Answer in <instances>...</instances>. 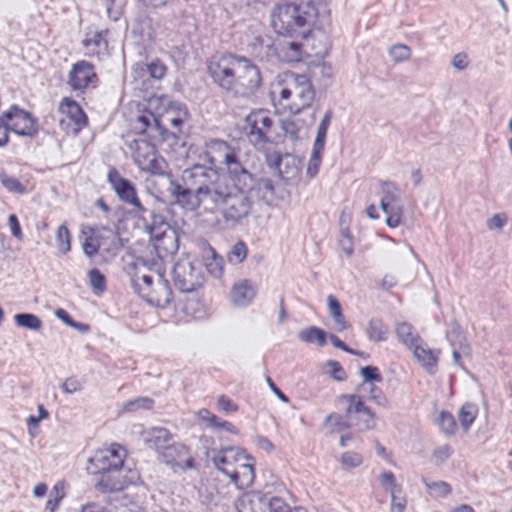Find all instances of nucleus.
Listing matches in <instances>:
<instances>
[{
  "label": "nucleus",
  "instance_id": "f257e3e1",
  "mask_svg": "<svg viewBox=\"0 0 512 512\" xmlns=\"http://www.w3.org/2000/svg\"><path fill=\"white\" fill-rule=\"evenodd\" d=\"M171 196L182 208L195 211L210 205L228 229L244 225L253 209L247 187L228 186L217 169L195 164L183 170L181 182L171 183Z\"/></svg>",
  "mask_w": 512,
  "mask_h": 512
},
{
  "label": "nucleus",
  "instance_id": "f03ea898",
  "mask_svg": "<svg viewBox=\"0 0 512 512\" xmlns=\"http://www.w3.org/2000/svg\"><path fill=\"white\" fill-rule=\"evenodd\" d=\"M188 119L189 112L184 103L173 101L167 95L152 96L148 100V109L135 119L133 130L174 149Z\"/></svg>",
  "mask_w": 512,
  "mask_h": 512
},
{
  "label": "nucleus",
  "instance_id": "7ed1b4c3",
  "mask_svg": "<svg viewBox=\"0 0 512 512\" xmlns=\"http://www.w3.org/2000/svg\"><path fill=\"white\" fill-rule=\"evenodd\" d=\"M330 9L324 0L307 1L300 4H278L271 14V25L281 36L306 39L317 25L328 21Z\"/></svg>",
  "mask_w": 512,
  "mask_h": 512
},
{
  "label": "nucleus",
  "instance_id": "20e7f679",
  "mask_svg": "<svg viewBox=\"0 0 512 512\" xmlns=\"http://www.w3.org/2000/svg\"><path fill=\"white\" fill-rule=\"evenodd\" d=\"M336 401L338 405L343 407L347 420L336 412L327 415L322 423L323 428L327 430V434L342 432L351 427H355L358 431L375 428V414L365 405L359 394H341Z\"/></svg>",
  "mask_w": 512,
  "mask_h": 512
},
{
  "label": "nucleus",
  "instance_id": "39448f33",
  "mask_svg": "<svg viewBox=\"0 0 512 512\" xmlns=\"http://www.w3.org/2000/svg\"><path fill=\"white\" fill-rule=\"evenodd\" d=\"M138 135V138L127 142L135 165L143 172L167 177L169 180L168 191L171 194V183L181 182V178L179 180L173 178L169 164L156 150V144L167 145V143L157 142L151 138L146 139V134Z\"/></svg>",
  "mask_w": 512,
  "mask_h": 512
},
{
  "label": "nucleus",
  "instance_id": "423d86ee",
  "mask_svg": "<svg viewBox=\"0 0 512 512\" xmlns=\"http://www.w3.org/2000/svg\"><path fill=\"white\" fill-rule=\"evenodd\" d=\"M315 95L310 78L305 74L297 73L287 75L286 85L279 92L281 101H289L287 108L294 116L310 108Z\"/></svg>",
  "mask_w": 512,
  "mask_h": 512
},
{
  "label": "nucleus",
  "instance_id": "0eeeda50",
  "mask_svg": "<svg viewBox=\"0 0 512 512\" xmlns=\"http://www.w3.org/2000/svg\"><path fill=\"white\" fill-rule=\"evenodd\" d=\"M137 217L142 220L145 229L155 242L154 246L157 254L163 257L165 254H173L178 250V239L174 231H170V225L165 217L154 211L146 209V212H139Z\"/></svg>",
  "mask_w": 512,
  "mask_h": 512
},
{
  "label": "nucleus",
  "instance_id": "6e6552de",
  "mask_svg": "<svg viewBox=\"0 0 512 512\" xmlns=\"http://www.w3.org/2000/svg\"><path fill=\"white\" fill-rule=\"evenodd\" d=\"M133 290L148 304L166 308L172 300V290L169 282L162 274H157L156 280L151 275L138 273L131 279Z\"/></svg>",
  "mask_w": 512,
  "mask_h": 512
},
{
  "label": "nucleus",
  "instance_id": "1a4fd4ad",
  "mask_svg": "<svg viewBox=\"0 0 512 512\" xmlns=\"http://www.w3.org/2000/svg\"><path fill=\"white\" fill-rule=\"evenodd\" d=\"M274 119L265 109L251 111L245 117V131L251 144L262 149L272 142Z\"/></svg>",
  "mask_w": 512,
  "mask_h": 512
},
{
  "label": "nucleus",
  "instance_id": "9d476101",
  "mask_svg": "<svg viewBox=\"0 0 512 512\" xmlns=\"http://www.w3.org/2000/svg\"><path fill=\"white\" fill-rule=\"evenodd\" d=\"M261 82L259 68L248 58L240 56L231 94L236 97H250L261 86Z\"/></svg>",
  "mask_w": 512,
  "mask_h": 512
},
{
  "label": "nucleus",
  "instance_id": "9b49d317",
  "mask_svg": "<svg viewBox=\"0 0 512 512\" xmlns=\"http://www.w3.org/2000/svg\"><path fill=\"white\" fill-rule=\"evenodd\" d=\"M239 57L233 54L217 55L208 64V73L213 82L229 93L233 87Z\"/></svg>",
  "mask_w": 512,
  "mask_h": 512
},
{
  "label": "nucleus",
  "instance_id": "f8f14e48",
  "mask_svg": "<svg viewBox=\"0 0 512 512\" xmlns=\"http://www.w3.org/2000/svg\"><path fill=\"white\" fill-rule=\"evenodd\" d=\"M172 275L175 287L183 293L195 292L201 288L205 282L201 266H195L188 259L176 262L172 270Z\"/></svg>",
  "mask_w": 512,
  "mask_h": 512
},
{
  "label": "nucleus",
  "instance_id": "ddd939ff",
  "mask_svg": "<svg viewBox=\"0 0 512 512\" xmlns=\"http://www.w3.org/2000/svg\"><path fill=\"white\" fill-rule=\"evenodd\" d=\"M380 188L382 193L380 207L386 214V225L390 228H396L400 225L403 215L402 206L397 204L400 200L401 191L391 181H381Z\"/></svg>",
  "mask_w": 512,
  "mask_h": 512
},
{
  "label": "nucleus",
  "instance_id": "4468645a",
  "mask_svg": "<svg viewBox=\"0 0 512 512\" xmlns=\"http://www.w3.org/2000/svg\"><path fill=\"white\" fill-rule=\"evenodd\" d=\"M126 454V449L123 446L112 444L110 448L94 453L89 459L87 470L92 474H100L107 470L123 468Z\"/></svg>",
  "mask_w": 512,
  "mask_h": 512
},
{
  "label": "nucleus",
  "instance_id": "2eb2a0df",
  "mask_svg": "<svg viewBox=\"0 0 512 512\" xmlns=\"http://www.w3.org/2000/svg\"><path fill=\"white\" fill-rule=\"evenodd\" d=\"M9 131L19 136L33 137L38 133V121L28 111L12 105L9 110L3 113Z\"/></svg>",
  "mask_w": 512,
  "mask_h": 512
},
{
  "label": "nucleus",
  "instance_id": "dca6fc26",
  "mask_svg": "<svg viewBox=\"0 0 512 512\" xmlns=\"http://www.w3.org/2000/svg\"><path fill=\"white\" fill-rule=\"evenodd\" d=\"M100 478L95 487L102 493L122 491L129 484H133L138 479V474L125 465L123 468H116L100 473Z\"/></svg>",
  "mask_w": 512,
  "mask_h": 512
},
{
  "label": "nucleus",
  "instance_id": "f3484780",
  "mask_svg": "<svg viewBox=\"0 0 512 512\" xmlns=\"http://www.w3.org/2000/svg\"><path fill=\"white\" fill-rule=\"evenodd\" d=\"M67 84L72 91L84 93L98 84V76L93 64L86 60L77 61L72 65Z\"/></svg>",
  "mask_w": 512,
  "mask_h": 512
},
{
  "label": "nucleus",
  "instance_id": "a211bd4d",
  "mask_svg": "<svg viewBox=\"0 0 512 512\" xmlns=\"http://www.w3.org/2000/svg\"><path fill=\"white\" fill-rule=\"evenodd\" d=\"M107 179L120 201L133 206L137 212H146V208L141 204L136 188L130 180L122 177L115 168L108 171Z\"/></svg>",
  "mask_w": 512,
  "mask_h": 512
},
{
  "label": "nucleus",
  "instance_id": "6ab92c4d",
  "mask_svg": "<svg viewBox=\"0 0 512 512\" xmlns=\"http://www.w3.org/2000/svg\"><path fill=\"white\" fill-rule=\"evenodd\" d=\"M225 174H220L226 179L228 186L248 187L252 182V173L242 164L239 150L236 149L222 165Z\"/></svg>",
  "mask_w": 512,
  "mask_h": 512
},
{
  "label": "nucleus",
  "instance_id": "aec40b11",
  "mask_svg": "<svg viewBox=\"0 0 512 512\" xmlns=\"http://www.w3.org/2000/svg\"><path fill=\"white\" fill-rule=\"evenodd\" d=\"M242 459L253 460V457L246 454L241 448L228 446L222 449H213L211 460L215 468L230 477L233 468H236V464Z\"/></svg>",
  "mask_w": 512,
  "mask_h": 512
},
{
  "label": "nucleus",
  "instance_id": "412c9836",
  "mask_svg": "<svg viewBox=\"0 0 512 512\" xmlns=\"http://www.w3.org/2000/svg\"><path fill=\"white\" fill-rule=\"evenodd\" d=\"M158 459L168 466L181 469L193 468L194 466V458L190 453V448L174 440L165 447Z\"/></svg>",
  "mask_w": 512,
  "mask_h": 512
},
{
  "label": "nucleus",
  "instance_id": "4be33fe9",
  "mask_svg": "<svg viewBox=\"0 0 512 512\" xmlns=\"http://www.w3.org/2000/svg\"><path fill=\"white\" fill-rule=\"evenodd\" d=\"M236 148L232 147L224 140L212 139L205 144V158L209 163V167L216 169L218 164L223 165L225 160L235 152ZM207 167L206 165H204Z\"/></svg>",
  "mask_w": 512,
  "mask_h": 512
},
{
  "label": "nucleus",
  "instance_id": "5701e85b",
  "mask_svg": "<svg viewBox=\"0 0 512 512\" xmlns=\"http://www.w3.org/2000/svg\"><path fill=\"white\" fill-rule=\"evenodd\" d=\"M142 439L149 448L156 450L159 457L165 447L173 441V435L167 428L152 427L143 431Z\"/></svg>",
  "mask_w": 512,
  "mask_h": 512
},
{
  "label": "nucleus",
  "instance_id": "b1692460",
  "mask_svg": "<svg viewBox=\"0 0 512 512\" xmlns=\"http://www.w3.org/2000/svg\"><path fill=\"white\" fill-rule=\"evenodd\" d=\"M247 193L252 194L267 205H271L275 200V187L273 181L267 177L254 178L252 175V182L247 187Z\"/></svg>",
  "mask_w": 512,
  "mask_h": 512
},
{
  "label": "nucleus",
  "instance_id": "393cba45",
  "mask_svg": "<svg viewBox=\"0 0 512 512\" xmlns=\"http://www.w3.org/2000/svg\"><path fill=\"white\" fill-rule=\"evenodd\" d=\"M251 462L241 463L236 468H233L230 475V481L239 490L249 488L255 479L254 459Z\"/></svg>",
  "mask_w": 512,
  "mask_h": 512
},
{
  "label": "nucleus",
  "instance_id": "a878e982",
  "mask_svg": "<svg viewBox=\"0 0 512 512\" xmlns=\"http://www.w3.org/2000/svg\"><path fill=\"white\" fill-rule=\"evenodd\" d=\"M250 46L252 53L261 61L277 58L278 42H273L268 36L255 37Z\"/></svg>",
  "mask_w": 512,
  "mask_h": 512
},
{
  "label": "nucleus",
  "instance_id": "bb28decb",
  "mask_svg": "<svg viewBox=\"0 0 512 512\" xmlns=\"http://www.w3.org/2000/svg\"><path fill=\"white\" fill-rule=\"evenodd\" d=\"M299 38L278 41L277 59L284 62H299L303 59L304 51Z\"/></svg>",
  "mask_w": 512,
  "mask_h": 512
},
{
  "label": "nucleus",
  "instance_id": "cd10ccee",
  "mask_svg": "<svg viewBox=\"0 0 512 512\" xmlns=\"http://www.w3.org/2000/svg\"><path fill=\"white\" fill-rule=\"evenodd\" d=\"M108 33V29L86 33L82 43L89 55H100L107 53L108 41L106 36Z\"/></svg>",
  "mask_w": 512,
  "mask_h": 512
},
{
  "label": "nucleus",
  "instance_id": "c85d7f7f",
  "mask_svg": "<svg viewBox=\"0 0 512 512\" xmlns=\"http://www.w3.org/2000/svg\"><path fill=\"white\" fill-rule=\"evenodd\" d=\"M256 295V288L250 280H243L232 287L231 300L240 307L248 306Z\"/></svg>",
  "mask_w": 512,
  "mask_h": 512
},
{
  "label": "nucleus",
  "instance_id": "c756f323",
  "mask_svg": "<svg viewBox=\"0 0 512 512\" xmlns=\"http://www.w3.org/2000/svg\"><path fill=\"white\" fill-rule=\"evenodd\" d=\"M59 110L67 115L79 128L88 123V118L82 107L71 98H63L60 102Z\"/></svg>",
  "mask_w": 512,
  "mask_h": 512
},
{
  "label": "nucleus",
  "instance_id": "7c9ffc66",
  "mask_svg": "<svg viewBox=\"0 0 512 512\" xmlns=\"http://www.w3.org/2000/svg\"><path fill=\"white\" fill-rule=\"evenodd\" d=\"M446 338L452 347V357L455 364L460 365L461 354H465L468 351L466 338L457 325L447 332Z\"/></svg>",
  "mask_w": 512,
  "mask_h": 512
},
{
  "label": "nucleus",
  "instance_id": "2f4dec72",
  "mask_svg": "<svg viewBox=\"0 0 512 512\" xmlns=\"http://www.w3.org/2000/svg\"><path fill=\"white\" fill-rule=\"evenodd\" d=\"M166 66L159 59L152 60L149 63H137L133 71L139 76H149L152 79L160 80L166 74Z\"/></svg>",
  "mask_w": 512,
  "mask_h": 512
},
{
  "label": "nucleus",
  "instance_id": "473e14b6",
  "mask_svg": "<svg viewBox=\"0 0 512 512\" xmlns=\"http://www.w3.org/2000/svg\"><path fill=\"white\" fill-rule=\"evenodd\" d=\"M367 337L373 342H382L387 340L388 328L379 318H371L366 329Z\"/></svg>",
  "mask_w": 512,
  "mask_h": 512
},
{
  "label": "nucleus",
  "instance_id": "72a5a7b5",
  "mask_svg": "<svg viewBox=\"0 0 512 512\" xmlns=\"http://www.w3.org/2000/svg\"><path fill=\"white\" fill-rule=\"evenodd\" d=\"M395 330L399 340L409 349H412L416 343L421 342L420 337L414 333L412 325L407 322L398 323Z\"/></svg>",
  "mask_w": 512,
  "mask_h": 512
},
{
  "label": "nucleus",
  "instance_id": "f704fd0d",
  "mask_svg": "<svg viewBox=\"0 0 512 512\" xmlns=\"http://www.w3.org/2000/svg\"><path fill=\"white\" fill-rule=\"evenodd\" d=\"M205 267L210 275L220 278L223 275V258L209 246L205 257Z\"/></svg>",
  "mask_w": 512,
  "mask_h": 512
},
{
  "label": "nucleus",
  "instance_id": "c9c22d12",
  "mask_svg": "<svg viewBox=\"0 0 512 512\" xmlns=\"http://www.w3.org/2000/svg\"><path fill=\"white\" fill-rule=\"evenodd\" d=\"M327 333L316 326H311L306 329H302L299 334L298 338L305 343H312L314 341H317L319 346L323 347L326 344L327 339Z\"/></svg>",
  "mask_w": 512,
  "mask_h": 512
},
{
  "label": "nucleus",
  "instance_id": "e433bc0d",
  "mask_svg": "<svg viewBox=\"0 0 512 512\" xmlns=\"http://www.w3.org/2000/svg\"><path fill=\"white\" fill-rule=\"evenodd\" d=\"M303 126L304 122L295 117L284 119L281 122V129L284 132L285 137L292 141H297L300 138L299 133Z\"/></svg>",
  "mask_w": 512,
  "mask_h": 512
},
{
  "label": "nucleus",
  "instance_id": "4c0bfd02",
  "mask_svg": "<svg viewBox=\"0 0 512 512\" xmlns=\"http://www.w3.org/2000/svg\"><path fill=\"white\" fill-rule=\"evenodd\" d=\"M332 117H333V111L331 109H328L324 113V116L321 119V121L317 127L316 137H315L313 146L321 147V148L325 147L327 130L331 123Z\"/></svg>",
  "mask_w": 512,
  "mask_h": 512
},
{
  "label": "nucleus",
  "instance_id": "58836bf2",
  "mask_svg": "<svg viewBox=\"0 0 512 512\" xmlns=\"http://www.w3.org/2000/svg\"><path fill=\"white\" fill-rule=\"evenodd\" d=\"M478 413V408L475 404L466 402L459 410V421L464 430H468L471 424L474 422Z\"/></svg>",
  "mask_w": 512,
  "mask_h": 512
},
{
  "label": "nucleus",
  "instance_id": "ea45409f",
  "mask_svg": "<svg viewBox=\"0 0 512 512\" xmlns=\"http://www.w3.org/2000/svg\"><path fill=\"white\" fill-rule=\"evenodd\" d=\"M14 321L19 327L37 331L42 327L41 319L32 313H18L14 316Z\"/></svg>",
  "mask_w": 512,
  "mask_h": 512
},
{
  "label": "nucleus",
  "instance_id": "a19ab883",
  "mask_svg": "<svg viewBox=\"0 0 512 512\" xmlns=\"http://www.w3.org/2000/svg\"><path fill=\"white\" fill-rule=\"evenodd\" d=\"M247 253V245L243 240H239L229 250L227 261L232 265H238L246 259Z\"/></svg>",
  "mask_w": 512,
  "mask_h": 512
},
{
  "label": "nucleus",
  "instance_id": "79ce46f5",
  "mask_svg": "<svg viewBox=\"0 0 512 512\" xmlns=\"http://www.w3.org/2000/svg\"><path fill=\"white\" fill-rule=\"evenodd\" d=\"M414 356L426 367H434L436 365V357L430 349L421 346L420 342L412 347Z\"/></svg>",
  "mask_w": 512,
  "mask_h": 512
},
{
  "label": "nucleus",
  "instance_id": "37998d69",
  "mask_svg": "<svg viewBox=\"0 0 512 512\" xmlns=\"http://www.w3.org/2000/svg\"><path fill=\"white\" fill-rule=\"evenodd\" d=\"M56 245L61 254H66L71 250V235L65 225H60L57 229Z\"/></svg>",
  "mask_w": 512,
  "mask_h": 512
},
{
  "label": "nucleus",
  "instance_id": "c03bdc74",
  "mask_svg": "<svg viewBox=\"0 0 512 512\" xmlns=\"http://www.w3.org/2000/svg\"><path fill=\"white\" fill-rule=\"evenodd\" d=\"M324 148L313 146L311 156L307 165V175L310 178L315 177L320 169L322 153Z\"/></svg>",
  "mask_w": 512,
  "mask_h": 512
},
{
  "label": "nucleus",
  "instance_id": "a18cd8bd",
  "mask_svg": "<svg viewBox=\"0 0 512 512\" xmlns=\"http://www.w3.org/2000/svg\"><path fill=\"white\" fill-rule=\"evenodd\" d=\"M0 182L10 192L17 194L26 193V187L14 176H10L6 173H1Z\"/></svg>",
  "mask_w": 512,
  "mask_h": 512
},
{
  "label": "nucleus",
  "instance_id": "49530a36",
  "mask_svg": "<svg viewBox=\"0 0 512 512\" xmlns=\"http://www.w3.org/2000/svg\"><path fill=\"white\" fill-rule=\"evenodd\" d=\"M89 283L92 290L96 293H102L106 289L105 276L99 269L93 268L88 272Z\"/></svg>",
  "mask_w": 512,
  "mask_h": 512
},
{
  "label": "nucleus",
  "instance_id": "de8ad7c7",
  "mask_svg": "<svg viewBox=\"0 0 512 512\" xmlns=\"http://www.w3.org/2000/svg\"><path fill=\"white\" fill-rule=\"evenodd\" d=\"M438 425L443 433L453 435L456 428V421L451 413L441 411L438 417Z\"/></svg>",
  "mask_w": 512,
  "mask_h": 512
},
{
  "label": "nucleus",
  "instance_id": "09e8293b",
  "mask_svg": "<svg viewBox=\"0 0 512 512\" xmlns=\"http://www.w3.org/2000/svg\"><path fill=\"white\" fill-rule=\"evenodd\" d=\"M426 488L430 490L436 497H446L451 493V486L444 481L428 482L423 479Z\"/></svg>",
  "mask_w": 512,
  "mask_h": 512
},
{
  "label": "nucleus",
  "instance_id": "8fccbe9b",
  "mask_svg": "<svg viewBox=\"0 0 512 512\" xmlns=\"http://www.w3.org/2000/svg\"><path fill=\"white\" fill-rule=\"evenodd\" d=\"M360 374L363 377V384L365 386L366 383L373 384L374 382H381L382 376L379 372V369L376 366H365L360 369Z\"/></svg>",
  "mask_w": 512,
  "mask_h": 512
},
{
  "label": "nucleus",
  "instance_id": "3c124183",
  "mask_svg": "<svg viewBox=\"0 0 512 512\" xmlns=\"http://www.w3.org/2000/svg\"><path fill=\"white\" fill-rule=\"evenodd\" d=\"M153 405V400L148 397H138L133 400L127 401L123 410L127 412L136 411L138 409H150Z\"/></svg>",
  "mask_w": 512,
  "mask_h": 512
},
{
  "label": "nucleus",
  "instance_id": "603ef678",
  "mask_svg": "<svg viewBox=\"0 0 512 512\" xmlns=\"http://www.w3.org/2000/svg\"><path fill=\"white\" fill-rule=\"evenodd\" d=\"M390 57L396 62L408 60L411 56V49L404 44H395L389 49Z\"/></svg>",
  "mask_w": 512,
  "mask_h": 512
},
{
  "label": "nucleus",
  "instance_id": "864d4df0",
  "mask_svg": "<svg viewBox=\"0 0 512 512\" xmlns=\"http://www.w3.org/2000/svg\"><path fill=\"white\" fill-rule=\"evenodd\" d=\"M381 485L390 494L393 492H402L401 488L397 485L395 475L391 471H384L380 475Z\"/></svg>",
  "mask_w": 512,
  "mask_h": 512
},
{
  "label": "nucleus",
  "instance_id": "5fc2aeb1",
  "mask_svg": "<svg viewBox=\"0 0 512 512\" xmlns=\"http://www.w3.org/2000/svg\"><path fill=\"white\" fill-rule=\"evenodd\" d=\"M340 461L343 466L354 468L359 466L363 460L360 454L352 451H347L341 455Z\"/></svg>",
  "mask_w": 512,
  "mask_h": 512
},
{
  "label": "nucleus",
  "instance_id": "6e6d98bb",
  "mask_svg": "<svg viewBox=\"0 0 512 512\" xmlns=\"http://www.w3.org/2000/svg\"><path fill=\"white\" fill-rule=\"evenodd\" d=\"M326 367L330 368L329 374L336 381H343L346 379V373L341 364L335 360H328Z\"/></svg>",
  "mask_w": 512,
  "mask_h": 512
},
{
  "label": "nucleus",
  "instance_id": "4d7b16f0",
  "mask_svg": "<svg viewBox=\"0 0 512 512\" xmlns=\"http://www.w3.org/2000/svg\"><path fill=\"white\" fill-rule=\"evenodd\" d=\"M273 157H274V160H273V163L271 165L273 167L277 168L278 174H279L280 178L288 179V178L294 176L296 168H292L291 171H283L282 170V165H283L284 161H288L289 160L288 157L282 158L278 154H275Z\"/></svg>",
  "mask_w": 512,
  "mask_h": 512
},
{
  "label": "nucleus",
  "instance_id": "13d9d810",
  "mask_svg": "<svg viewBox=\"0 0 512 512\" xmlns=\"http://www.w3.org/2000/svg\"><path fill=\"white\" fill-rule=\"evenodd\" d=\"M401 492H393L391 496L390 512H404L406 508V498L400 495Z\"/></svg>",
  "mask_w": 512,
  "mask_h": 512
},
{
  "label": "nucleus",
  "instance_id": "bf43d9fd",
  "mask_svg": "<svg viewBox=\"0 0 512 512\" xmlns=\"http://www.w3.org/2000/svg\"><path fill=\"white\" fill-rule=\"evenodd\" d=\"M452 454V449L449 445H442L433 451L432 458L436 464H441L446 461Z\"/></svg>",
  "mask_w": 512,
  "mask_h": 512
},
{
  "label": "nucleus",
  "instance_id": "052dcab7",
  "mask_svg": "<svg viewBox=\"0 0 512 512\" xmlns=\"http://www.w3.org/2000/svg\"><path fill=\"white\" fill-rule=\"evenodd\" d=\"M217 406L219 410L225 413L236 412L238 410V406L226 395L219 396Z\"/></svg>",
  "mask_w": 512,
  "mask_h": 512
},
{
  "label": "nucleus",
  "instance_id": "680f3d73",
  "mask_svg": "<svg viewBox=\"0 0 512 512\" xmlns=\"http://www.w3.org/2000/svg\"><path fill=\"white\" fill-rule=\"evenodd\" d=\"M369 394V398L377 405L386 406L387 399L380 388L376 387L374 384H369Z\"/></svg>",
  "mask_w": 512,
  "mask_h": 512
},
{
  "label": "nucleus",
  "instance_id": "e2e57ef3",
  "mask_svg": "<svg viewBox=\"0 0 512 512\" xmlns=\"http://www.w3.org/2000/svg\"><path fill=\"white\" fill-rule=\"evenodd\" d=\"M8 226L10 228L11 234L17 239H23V233L21 230V226L18 220V217L15 214H11L8 217Z\"/></svg>",
  "mask_w": 512,
  "mask_h": 512
},
{
  "label": "nucleus",
  "instance_id": "0e129e2a",
  "mask_svg": "<svg viewBox=\"0 0 512 512\" xmlns=\"http://www.w3.org/2000/svg\"><path fill=\"white\" fill-rule=\"evenodd\" d=\"M106 2L107 15L113 21H117L121 16L118 0H104Z\"/></svg>",
  "mask_w": 512,
  "mask_h": 512
},
{
  "label": "nucleus",
  "instance_id": "69168bd1",
  "mask_svg": "<svg viewBox=\"0 0 512 512\" xmlns=\"http://www.w3.org/2000/svg\"><path fill=\"white\" fill-rule=\"evenodd\" d=\"M268 506L269 512H290L289 506L280 497H272Z\"/></svg>",
  "mask_w": 512,
  "mask_h": 512
},
{
  "label": "nucleus",
  "instance_id": "338daca9",
  "mask_svg": "<svg viewBox=\"0 0 512 512\" xmlns=\"http://www.w3.org/2000/svg\"><path fill=\"white\" fill-rule=\"evenodd\" d=\"M82 246L85 255L88 257H93L98 253L99 245L92 237H87Z\"/></svg>",
  "mask_w": 512,
  "mask_h": 512
},
{
  "label": "nucleus",
  "instance_id": "774afa93",
  "mask_svg": "<svg viewBox=\"0 0 512 512\" xmlns=\"http://www.w3.org/2000/svg\"><path fill=\"white\" fill-rule=\"evenodd\" d=\"M61 388L64 393L73 394L79 391L81 389V386L77 379L70 377L63 382Z\"/></svg>",
  "mask_w": 512,
  "mask_h": 512
}]
</instances>
